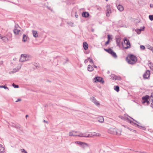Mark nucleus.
<instances>
[{
  "mask_svg": "<svg viewBox=\"0 0 153 153\" xmlns=\"http://www.w3.org/2000/svg\"><path fill=\"white\" fill-rule=\"evenodd\" d=\"M35 66L36 67V68H37L39 67V65L37 64H36V65H35Z\"/></svg>",
  "mask_w": 153,
  "mask_h": 153,
  "instance_id": "50",
  "label": "nucleus"
},
{
  "mask_svg": "<svg viewBox=\"0 0 153 153\" xmlns=\"http://www.w3.org/2000/svg\"><path fill=\"white\" fill-rule=\"evenodd\" d=\"M30 58L31 57L28 55L27 54H22L20 58L19 61L21 62H23L29 60Z\"/></svg>",
  "mask_w": 153,
  "mask_h": 153,
  "instance_id": "3",
  "label": "nucleus"
},
{
  "mask_svg": "<svg viewBox=\"0 0 153 153\" xmlns=\"http://www.w3.org/2000/svg\"><path fill=\"white\" fill-rule=\"evenodd\" d=\"M140 49L142 50H144L145 49V47L143 45H140Z\"/></svg>",
  "mask_w": 153,
  "mask_h": 153,
  "instance_id": "36",
  "label": "nucleus"
},
{
  "mask_svg": "<svg viewBox=\"0 0 153 153\" xmlns=\"http://www.w3.org/2000/svg\"><path fill=\"white\" fill-rule=\"evenodd\" d=\"M116 42L117 45H120V40L119 39H117L116 40Z\"/></svg>",
  "mask_w": 153,
  "mask_h": 153,
  "instance_id": "32",
  "label": "nucleus"
},
{
  "mask_svg": "<svg viewBox=\"0 0 153 153\" xmlns=\"http://www.w3.org/2000/svg\"><path fill=\"white\" fill-rule=\"evenodd\" d=\"M67 23L68 24H69V25H73L74 24V23L72 22H68Z\"/></svg>",
  "mask_w": 153,
  "mask_h": 153,
  "instance_id": "45",
  "label": "nucleus"
},
{
  "mask_svg": "<svg viewBox=\"0 0 153 153\" xmlns=\"http://www.w3.org/2000/svg\"><path fill=\"white\" fill-rule=\"evenodd\" d=\"M98 121L101 123H103L104 120L103 117L102 116L99 117L98 118Z\"/></svg>",
  "mask_w": 153,
  "mask_h": 153,
  "instance_id": "18",
  "label": "nucleus"
},
{
  "mask_svg": "<svg viewBox=\"0 0 153 153\" xmlns=\"http://www.w3.org/2000/svg\"><path fill=\"white\" fill-rule=\"evenodd\" d=\"M151 100L152 101V102L151 103L152 105L153 106V99H151Z\"/></svg>",
  "mask_w": 153,
  "mask_h": 153,
  "instance_id": "56",
  "label": "nucleus"
},
{
  "mask_svg": "<svg viewBox=\"0 0 153 153\" xmlns=\"http://www.w3.org/2000/svg\"><path fill=\"white\" fill-rule=\"evenodd\" d=\"M149 18L152 21L153 20V15H150L149 16Z\"/></svg>",
  "mask_w": 153,
  "mask_h": 153,
  "instance_id": "33",
  "label": "nucleus"
},
{
  "mask_svg": "<svg viewBox=\"0 0 153 153\" xmlns=\"http://www.w3.org/2000/svg\"><path fill=\"white\" fill-rule=\"evenodd\" d=\"M32 33L34 37L36 38L38 36V33L36 31L33 30Z\"/></svg>",
  "mask_w": 153,
  "mask_h": 153,
  "instance_id": "21",
  "label": "nucleus"
},
{
  "mask_svg": "<svg viewBox=\"0 0 153 153\" xmlns=\"http://www.w3.org/2000/svg\"><path fill=\"white\" fill-rule=\"evenodd\" d=\"M89 62L90 63H92V64H94V62H93V60H92V59H91L90 61H89Z\"/></svg>",
  "mask_w": 153,
  "mask_h": 153,
  "instance_id": "46",
  "label": "nucleus"
},
{
  "mask_svg": "<svg viewBox=\"0 0 153 153\" xmlns=\"http://www.w3.org/2000/svg\"><path fill=\"white\" fill-rule=\"evenodd\" d=\"M75 17L76 18H77L78 17V15L75 14Z\"/></svg>",
  "mask_w": 153,
  "mask_h": 153,
  "instance_id": "54",
  "label": "nucleus"
},
{
  "mask_svg": "<svg viewBox=\"0 0 153 153\" xmlns=\"http://www.w3.org/2000/svg\"><path fill=\"white\" fill-rule=\"evenodd\" d=\"M97 10H98L99 11H101L102 9L101 7H98V6L97 7Z\"/></svg>",
  "mask_w": 153,
  "mask_h": 153,
  "instance_id": "43",
  "label": "nucleus"
},
{
  "mask_svg": "<svg viewBox=\"0 0 153 153\" xmlns=\"http://www.w3.org/2000/svg\"><path fill=\"white\" fill-rule=\"evenodd\" d=\"M94 82H101L102 83H103L104 82L102 78L99 77H95L94 79Z\"/></svg>",
  "mask_w": 153,
  "mask_h": 153,
  "instance_id": "9",
  "label": "nucleus"
},
{
  "mask_svg": "<svg viewBox=\"0 0 153 153\" xmlns=\"http://www.w3.org/2000/svg\"><path fill=\"white\" fill-rule=\"evenodd\" d=\"M88 70L89 71H92L94 70V68L92 66L89 65L88 66Z\"/></svg>",
  "mask_w": 153,
  "mask_h": 153,
  "instance_id": "24",
  "label": "nucleus"
},
{
  "mask_svg": "<svg viewBox=\"0 0 153 153\" xmlns=\"http://www.w3.org/2000/svg\"><path fill=\"white\" fill-rule=\"evenodd\" d=\"M91 101L92 102L97 106H99L100 104L94 97H92L90 99Z\"/></svg>",
  "mask_w": 153,
  "mask_h": 153,
  "instance_id": "10",
  "label": "nucleus"
},
{
  "mask_svg": "<svg viewBox=\"0 0 153 153\" xmlns=\"http://www.w3.org/2000/svg\"><path fill=\"white\" fill-rule=\"evenodd\" d=\"M151 99H153V93L151 94Z\"/></svg>",
  "mask_w": 153,
  "mask_h": 153,
  "instance_id": "48",
  "label": "nucleus"
},
{
  "mask_svg": "<svg viewBox=\"0 0 153 153\" xmlns=\"http://www.w3.org/2000/svg\"><path fill=\"white\" fill-rule=\"evenodd\" d=\"M21 101V99H17L16 101V102H19V101Z\"/></svg>",
  "mask_w": 153,
  "mask_h": 153,
  "instance_id": "47",
  "label": "nucleus"
},
{
  "mask_svg": "<svg viewBox=\"0 0 153 153\" xmlns=\"http://www.w3.org/2000/svg\"><path fill=\"white\" fill-rule=\"evenodd\" d=\"M144 27H143L142 28H140L139 29H137L135 30L136 32H137L138 34H140V32L141 31L144 30Z\"/></svg>",
  "mask_w": 153,
  "mask_h": 153,
  "instance_id": "20",
  "label": "nucleus"
},
{
  "mask_svg": "<svg viewBox=\"0 0 153 153\" xmlns=\"http://www.w3.org/2000/svg\"><path fill=\"white\" fill-rule=\"evenodd\" d=\"M119 117L120 118H121L122 119H123V120H128V118H126L124 117H123L122 116H119Z\"/></svg>",
  "mask_w": 153,
  "mask_h": 153,
  "instance_id": "29",
  "label": "nucleus"
},
{
  "mask_svg": "<svg viewBox=\"0 0 153 153\" xmlns=\"http://www.w3.org/2000/svg\"><path fill=\"white\" fill-rule=\"evenodd\" d=\"M127 128H128V129L129 130H130V131H132V129L129 128V127H127Z\"/></svg>",
  "mask_w": 153,
  "mask_h": 153,
  "instance_id": "51",
  "label": "nucleus"
},
{
  "mask_svg": "<svg viewBox=\"0 0 153 153\" xmlns=\"http://www.w3.org/2000/svg\"><path fill=\"white\" fill-rule=\"evenodd\" d=\"M140 152V153H146L144 152Z\"/></svg>",
  "mask_w": 153,
  "mask_h": 153,
  "instance_id": "60",
  "label": "nucleus"
},
{
  "mask_svg": "<svg viewBox=\"0 0 153 153\" xmlns=\"http://www.w3.org/2000/svg\"><path fill=\"white\" fill-rule=\"evenodd\" d=\"M90 59V58H88L87 59H85L84 61V63H87L88 62V59Z\"/></svg>",
  "mask_w": 153,
  "mask_h": 153,
  "instance_id": "40",
  "label": "nucleus"
},
{
  "mask_svg": "<svg viewBox=\"0 0 153 153\" xmlns=\"http://www.w3.org/2000/svg\"><path fill=\"white\" fill-rule=\"evenodd\" d=\"M121 131L120 130H116L115 133L118 135H120L121 134Z\"/></svg>",
  "mask_w": 153,
  "mask_h": 153,
  "instance_id": "25",
  "label": "nucleus"
},
{
  "mask_svg": "<svg viewBox=\"0 0 153 153\" xmlns=\"http://www.w3.org/2000/svg\"><path fill=\"white\" fill-rule=\"evenodd\" d=\"M48 9L51 10V11H52L53 10L50 7H48Z\"/></svg>",
  "mask_w": 153,
  "mask_h": 153,
  "instance_id": "49",
  "label": "nucleus"
},
{
  "mask_svg": "<svg viewBox=\"0 0 153 153\" xmlns=\"http://www.w3.org/2000/svg\"><path fill=\"white\" fill-rule=\"evenodd\" d=\"M123 40L124 42V43L126 44V46L124 47V48L125 49L128 48H129L130 47V43L129 41V40L127 39H123Z\"/></svg>",
  "mask_w": 153,
  "mask_h": 153,
  "instance_id": "7",
  "label": "nucleus"
},
{
  "mask_svg": "<svg viewBox=\"0 0 153 153\" xmlns=\"http://www.w3.org/2000/svg\"><path fill=\"white\" fill-rule=\"evenodd\" d=\"M135 121V122H136L138 123V122H137V121H136V120H134V119H133V118H132Z\"/></svg>",
  "mask_w": 153,
  "mask_h": 153,
  "instance_id": "62",
  "label": "nucleus"
},
{
  "mask_svg": "<svg viewBox=\"0 0 153 153\" xmlns=\"http://www.w3.org/2000/svg\"><path fill=\"white\" fill-rule=\"evenodd\" d=\"M83 47L85 50H87L88 48V45L87 42H83Z\"/></svg>",
  "mask_w": 153,
  "mask_h": 153,
  "instance_id": "19",
  "label": "nucleus"
},
{
  "mask_svg": "<svg viewBox=\"0 0 153 153\" xmlns=\"http://www.w3.org/2000/svg\"><path fill=\"white\" fill-rule=\"evenodd\" d=\"M3 36H1V35L0 34V39H1Z\"/></svg>",
  "mask_w": 153,
  "mask_h": 153,
  "instance_id": "59",
  "label": "nucleus"
},
{
  "mask_svg": "<svg viewBox=\"0 0 153 153\" xmlns=\"http://www.w3.org/2000/svg\"><path fill=\"white\" fill-rule=\"evenodd\" d=\"M108 39H110V37H109V35H108Z\"/></svg>",
  "mask_w": 153,
  "mask_h": 153,
  "instance_id": "61",
  "label": "nucleus"
},
{
  "mask_svg": "<svg viewBox=\"0 0 153 153\" xmlns=\"http://www.w3.org/2000/svg\"><path fill=\"white\" fill-rule=\"evenodd\" d=\"M1 39L4 42H7L8 41V38L6 36H3Z\"/></svg>",
  "mask_w": 153,
  "mask_h": 153,
  "instance_id": "17",
  "label": "nucleus"
},
{
  "mask_svg": "<svg viewBox=\"0 0 153 153\" xmlns=\"http://www.w3.org/2000/svg\"><path fill=\"white\" fill-rule=\"evenodd\" d=\"M18 27H19L18 25L16 24L15 26V28L13 30V32L16 35H21L22 33H20L21 31L17 29Z\"/></svg>",
  "mask_w": 153,
  "mask_h": 153,
  "instance_id": "4",
  "label": "nucleus"
},
{
  "mask_svg": "<svg viewBox=\"0 0 153 153\" xmlns=\"http://www.w3.org/2000/svg\"><path fill=\"white\" fill-rule=\"evenodd\" d=\"M14 88H19V85H16L15 84L13 83L12 84Z\"/></svg>",
  "mask_w": 153,
  "mask_h": 153,
  "instance_id": "35",
  "label": "nucleus"
},
{
  "mask_svg": "<svg viewBox=\"0 0 153 153\" xmlns=\"http://www.w3.org/2000/svg\"><path fill=\"white\" fill-rule=\"evenodd\" d=\"M133 131L135 132H136V131L135 130H133Z\"/></svg>",
  "mask_w": 153,
  "mask_h": 153,
  "instance_id": "63",
  "label": "nucleus"
},
{
  "mask_svg": "<svg viewBox=\"0 0 153 153\" xmlns=\"http://www.w3.org/2000/svg\"><path fill=\"white\" fill-rule=\"evenodd\" d=\"M109 53H110L114 58H116L117 57V55L111 49V50L108 51Z\"/></svg>",
  "mask_w": 153,
  "mask_h": 153,
  "instance_id": "14",
  "label": "nucleus"
},
{
  "mask_svg": "<svg viewBox=\"0 0 153 153\" xmlns=\"http://www.w3.org/2000/svg\"><path fill=\"white\" fill-rule=\"evenodd\" d=\"M116 130L113 128H110L108 131V132L111 134H115Z\"/></svg>",
  "mask_w": 153,
  "mask_h": 153,
  "instance_id": "15",
  "label": "nucleus"
},
{
  "mask_svg": "<svg viewBox=\"0 0 153 153\" xmlns=\"http://www.w3.org/2000/svg\"><path fill=\"white\" fill-rule=\"evenodd\" d=\"M149 98V96L148 95L143 97H142V103L143 104H144L146 102H147L148 104L149 103V102L148 101Z\"/></svg>",
  "mask_w": 153,
  "mask_h": 153,
  "instance_id": "8",
  "label": "nucleus"
},
{
  "mask_svg": "<svg viewBox=\"0 0 153 153\" xmlns=\"http://www.w3.org/2000/svg\"><path fill=\"white\" fill-rule=\"evenodd\" d=\"M79 132L77 131H72L69 133V136H77Z\"/></svg>",
  "mask_w": 153,
  "mask_h": 153,
  "instance_id": "13",
  "label": "nucleus"
},
{
  "mask_svg": "<svg viewBox=\"0 0 153 153\" xmlns=\"http://www.w3.org/2000/svg\"><path fill=\"white\" fill-rule=\"evenodd\" d=\"M111 50V49H110V48H109V49H104V50H105V51H107V52L108 53H109V51H109V50Z\"/></svg>",
  "mask_w": 153,
  "mask_h": 153,
  "instance_id": "44",
  "label": "nucleus"
},
{
  "mask_svg": "<svg viewBox=\"0 0 153 153\" xmlns=\"http://www.w3.org/2000/svg\"><path fill=\"white\" fill-rule=\"evenodd\" d=\"M148 48L151 50L153 53V47L151 46L148 47Z\"/></svg>",
  "mask_w": 153,
  "mask_h": 153,
  "instance_id": "34",
  "label": "nucleus"
},
{
  "mask_svg": "<svg viewBox=\"0 0 153 153\" xmlns=\"http://www.w3.org/2000/svg\"><path fill=\"white\" fill-rule=\"evenodd\" d=\"M109 42V39H108V40L105 42V45H108Z\"/></svg>",
  "mask_w": 153,
  "mask_h": 153,
  "instance_id": "39",
  "label": "nucleus"
},
{
  "mask_svg": "<svg viewBox=\"0 0 153 153\" xmlns=\"http://www.w3.org/2000/svg\"><path fill=\"white\" fill-rule=\"evenodd\" d=\"M116 6L119 10L120 12H122L124 10V7L121 5L118 1H117L116 3Z\"/></svg>",
  "mask_w": 153,
  "mask_h": 153,
  "instance_id": "5",
  "label": "nucleus"
},
{
  "mask_svg": "<svg viewBox=\"0 0 153 153\" xmlns=\"http://www.w3.org/2000/svg\"><path fill=\"white\" fill-rule=\"evenodd\" d=\"M106 15L107 17L110 16V14L111 13V11L110 7V6L109 4H108L106 7Z\"/></svg>",
  "mask_w": 153,
  "mask_h": 153,
  "instance_id": "6",
  "label": "nucleus"
},
{
  "mask_svg": "<svg viewBox=\"0 0 153 153\" xmlns=\"http://www.w3.org/2000/svg\"><path fill=\"white\" fill-rule=\"evenodd\" d=\"M22 153H27V152L24 149H22Z\"/></svg>",
  "mask_w": 153,
  "mask_h": 153,
  "instance_id": "41",
  "label": "nucleus"
},
{
  "mask_svg": "<svg viewBox=\"0 0 153 153\" xmlns=\"http://www.w3.org/2000/svg\"><path fill=\"white\" fill-rule=\"evenodd\" d=\"M150 68L153 71V66L152 67H151Z\"/></svg>",
  "mask_w": 153,
  "mask_h": 153,
  "instance_id": "57",
  "label": "nucleus"
},
{
  "mask_svg": "<svg viewBox=\"0 0 153 153\" xmlns=\"http://www.w3.org/2000/svg\"><path fill=\"white\" fill-rule=\"evenodd\" d=\"M4 151V147H2V146L0 144V153H3Z\"/></svg>",
  "mask_w": 153,
  "mask_h": 153,
  "instance_id": "26",
  "label": "nucleus"
},
{
  "mask_svg": "<svg viewBox=\"0 0 153 153\" xmlns=\"http://www.w3.org/2000/svg\"><path fill=\"white\" fill-rule=\"evenodd\" d=\"M100 134H96L95 132H93L89 134H87L85 133H80L79 134H78L77 136L80 137H94L95 136H99Z\"/></svg>",
  "mask_w": 153,
  "mask_h": 153,
  "instance_id": "2",
  "label": "nucleus"
},
{
  "mask_svg": "<svg viewBox=\"0 0 153 153\" xmlns=\"http://www.w3.org/2000/svg\"><path fill=\"white\" fill-rule=\"evenodd\" d=\"M27 36L25 34L23 35L22 41L24 42H25L27 39Z\"/></svg>",
  "mask_w": 153,
  "mask_h": 153,
  "instance_id": "22",
  "label": "nucleus"
},
{
  "mask_svg": "<svg viewBox=\"0 0 153 153\" xmlns=\"http://www.w3.org/2000/svg\"><path fill=\"white\" fill-rule=\"evenodd\" d=\"M150 71L149 70H147L143 75V78L145 79H148L150 76Z\"/></svg>",
  "mask_w": 153,
  "mask_h": 153,
  "instance_id": "11",
  "label": "nucleus"
},
{
  "mask_svg": "<svg viewBox=\"0 0 153 153\" xmlns=\"http://www.w3.org/2000/svg\"><path fill=\"white\" fill-rule=\"evenodd\" d=\"M91 31L93 32H94V30L93 28H91Z\"/></svg>",
  "mask_w": 153,
  "mask_h": 153,
  "instance_id": "53",
  "label": "nucleus"
},
{
  "mask_svg": "<svg viewBox=\"0 0 153 153\" xmlns=\"http://www.w3.org/2000/svg\"><path fill=\"white\" fill-rule=\"evenodd\" d=\"M28 115H26V117L27 118V117H28Z\"/></svg>",
  "mask_w": 153,
  "mask_h": 153,
  "instance_id": "64",
  "label": "nucleus"
},
{
  "mask_svg": "<svg viewBox=\"0 0 153 153\" xmlns=\"http://www.w3.org/2000/svg\"><path fill=\"white\" fill-rule=\"evenodd\" d=\"M128 57L129 59L127 58V61L130 64H135L137 61V57L133 55H129L128 56Z\"/></svg>",
  "mask_w": 153,
  "mask_h": 153,
  "instance_id": "1",
  "label": "nucleus"
},
{
  "mask_svg": "<svg viewBox=\"0 0 153 153\" xmlns=\"http://www.w3.org/2000/svg\"><path fill=\"white\" fill-rule=\"evenodd\" d=\"M114 89L117 92L119 91V87L118 86H114Z\"/></svg>",
  "mask_w": 153,
  "mask_h": 153,
  "instance_id": "27",
  "label": "nucleus"
},
{
  "mask_svg": "<svg viewBox=\"0 0 153 153\" xmlns=\"http://www.w3.org/2000/svg\"><path fill=\"white\" fill-rule=\"evenodd\" d=\"M12 126L14 127H15L17 128H20V126L19 125H16L15 124H13Z\"/></svg>",
  "mask_w": 153,
  "mask_h": 153,
  "instance_id": "31",
  "label": "nucleus"
},
{
  "mask_svg": "<svg viewBox=\"0 0 153 153\" xmlns=\"http://www.w3.org/2000/svg\"><path fill=\"white\" fill-rule=\"evenodd\" d=\"M150 7H153V4H150Z\"/></svg>",
  "mask_w": 153,
  "mask_h": 153,
  "instance_id": "52",
  "label": "nucleus"
},
{
  "mask_svg": "<svg viewBox=\"0 0 153 153\" xmlns=\"http://www.w3.org/2000/svg\"><path fill=\"white\" fill-rule=\"evenodd\" d=\"M15 73V72H14V71L13 70L12 71H10L9 73L10 74H13Z\"/></svg>",
  "mask_w": 153,
  "mask_h": 153,
  "instance_id": "42",
  "label": "nucleus"
},
{
  "mask_svg": "<svg viewBox=\"0 0 153 153\" xmlns=\"http://www.w3.org/2000/svg\"><path fill=\"white\" fill-rule=\"evenodd\" d=\"M130 123H134L135 125H136V126H138L139 127L140 126H139V125H138V124H136V123H134L133 122H132L131 121H130Z\"/></svg>",
  "mask_w": 153,
  "mask_h": 153,
  "instance_id": "37",
  "label": "nucleus"
},
{
  "mask_svg": "<svg viewBox=\"0 0 153 153\" xmlns=\"http://www.w3.org/2000/svg\"><path fill=\"white\" fill-rule=\"evenodd\" d=\"M43 122H44V123H48V122L46 121L45 120H43Z\"/></svg>",
  "mask_w": 153,
  "mask_h": 153,
  "instance_id": "55",
  "label": "nucleus"
},
{
  "mask_svg": "<svg viewBox=\"0 0 153 153\" xmlns=\"http://www.w3.org/2000/svg\"><path fill=\"white\" fill-rule=\"evenodd\" d=\"M20 68H21V67H20L19 68H14L13 69V70L14 71V72H16L17 71H18Z\"/></svg>",
  "mask_w": 153,
  "mask_h": 153,
  "instance_id": "28",
  "label": "nucleus"
},
{
  "mask_svg": "<svg viewBox=\"0 0 153 153\" xmlns=\"http://www.w3.org/2000/svg\"><path fill=\"white\" fill-rule=\"evenodd\" d=\"M111 79L114 80H120L121 79V78L120 77L117 76L114 74H111Z\"/></svg>",
  "mask_w": 153,
  "mask_h": 153,
  "instance_id": "12",
  "label": "nucleus"
},
{
  "mask_svg": "<svg viewBox=\"0 0 153 153\" xmlns=\"http://www.w3.org/2000/svg\"><path fill=\"white\" fill-rule=\"evenodd\" d=\"M75 143H77L78 144H79L81 145H82L83 144H85L87 146H88V144L86 143L82 142L80 141H76L75 142Z\"/></svg>",
  "mask_w": 153,
  "mask_h": 153,
  "instance_id": "23",
  "label": "nucleus"
},
{
  "mask_svg": "<svg viewBox=\"0 0 153 153\" xmlns=\"http://www.w3.org/2000/svg\"><path fill=\"white\" fill-rule=\"evenodd\" d=\"M139 128L141 129H142L144 130H145L146 129V128L145 127L142 126H140Z\"/></svg>",
  "mask_w": 153,
  "mask_h": 153,
  "instance_id": "38",
  "label": "nucleus"
},
{
  "mask_svg": "<svg viewBox=\"0 0 153 153\" xmlns=\"http://www.w3.org/2000/svg\"><path fill=\"white\" fill-rule=\"evenodd\" d=\"M82 15L83 17L85 18H87L89 16V14L88 12H83L82 13Z\"/></svg>",
  "mask_w": 153,
  "mask_h": 153,
  "instance_id": "16",
  "label": "nucleus"
},
{
  "mask_svg": "<svg viewBox=\"0 0 153 153\" xmlns=\"http://www.w3.org/2000/svg\"><path fill=\"white\" fill-rule=\"evenodd\" d=\"M4 88L5 89H7L8 90H9V88L5 85H0V88Z\"/></svg>",
  "mask_w": 153,
  "mask_h": 153,
  "instance_id": "30",
  "label": "nucleus"
},
{
  "mask_svg": "<svg viewBox=\"0 0 153 153\" xmlns=\"http://www.w3.org/2000/svg\"><path fill=\"white\" fill-rule=\"evenodd\" d=\"M94 67L95 68H97V66H96V65H94Z\"/></svg>",
  "mask_w": 153,
  "mask_h": 153,
  "instance_id": "58",
  "label": "nucleus"
}]
</instances>
